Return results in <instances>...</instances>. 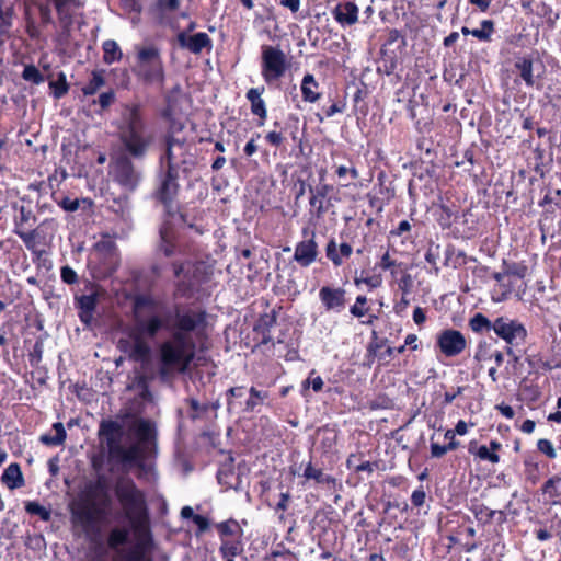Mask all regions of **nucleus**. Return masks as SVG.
<instances>
[{
    "label": "nucleus",
    "instance_id": "obj_41",
    "mask_svg": "<svg viewBox=\"0 0 561 561\" xmlns=\"http://www.w3.org/2000/svg\"><path fill=\"white\" fill-rule=\"evenodd\" d=\"M503 266L505 267V274L513 275L518 278H524L528 273V267L524 263H507L504 261Z\"/></svg>",
    "mask_w": 561,
    "mask_h": 561
},
{
    "label": "nucleus",
    "instance_id": "obj_37",
    "mask_svg": "<svg viewBox=\"0 0 561 561\" xmlns=\"http://www.w3.org/2000/svg\"><path fill=\"white\" fill-rule=\"evenodd\" d=\"M188 407H190V417L192 420L203 419L206 416L210 404L209 403H199L196 399H188L187 400Z\"/></svg>",
    "mask_w": 561,
    "mask_h": 561
},
{
    "label": "nucleus",
    "instance_id": "obj_29",
    "mask_svg": "<svg viewBox=\"0 0 561 561\" xmlns=\"http://www.w3.org/2000/svg\"><path fill=\"white\" fill-rule=\"evenodd\" d=\"M318 85L313 75L307 73L304 76L300 87L304 101L314 103L320 99V93L316 91Z\"/></svg>",
    "mask_w": 561,
    "mask_h": 561
},
{
    "label": "nucleus",
    "instance_id": "obj_14",
    "mask_svg": "<svg viewBox=\"0 0 561 561\" xmlns=\"http://www.w3.org/2000/svg\"><path fill=\"white\" fill-rule=\"evenodd\" d=\"M345 294L342 287L323 286L319 290V299L327 311L341 312L346 304Z\"/></svg>",
    "mask_w": 561,
    "mask_h": 561
},
{
    "label": "nucleus",
    "instance_id": "obj_9",
    "mask_svg": "<svg viewBox=\"0 0 561 561\" xmlns=\"http://www.w3.org/2000/svg\"><path fill=\"white\" fill-rule=\"evenodd\" d=\"M493 332L508 345V355H514L512 346L524 343L527 337V330L522 322L504 316L494 320Z\"/></svg>",
    "mask_w": 561,
    "mask_h": 561
},
{
    "label": "nucleus",
    "instance_id": "obj_53",
    "mask_svg": "<svg viewBox=\"0 0 561 561\" xmlns=\"http://www.w3.org/2000/svg\"><path fill=\"white\" fill-rule=\"evenodd\" d=\"M426 494L421 486L420 489L413 491L411 495V502L415 507H420L425 503Z\"/></svg>",
    "mask_w": 561,
    "mask_h": 561
},
{
    "label": "nucleus",
    "instance_id": "obj_31",
    "mask_svg": "<svg viewBox=\"0 0 561 561\" xmlns=\"http://www.w3.org/2000/svg\"><path fill=\"white\" fill-rule=\"evenodd\" d=\"M119 425L114 421L102 422L100 425V434L105 437L108 450L111 447L118 445Z\"/></svg>",
    "mask_w": 561,
    "mask_h": 561
},
{
    "label": "nucleus",
    "instance_id": "obj_58",
    "mask_svg": "<svg viewBox=\"0 0 561 561\" xmlns=\"http://www.w3.org/2000/svg\"><path fill=\"white\" fill-rule=\"evenodd\" d=\"M376 468H377V463H373L370 461H362L357 466H354V470L356 472H364L365 471V472H368V473H373Z\"/></svg>",
    "mask_w": 561,
    "mask_h": 561
},
{
    "label": "nucleus",
    "instance_id": "obj_12",
    "mask_svg": "<svg viewBox=\"0 0 561 561\" xmlns=\"http://www.w3.org/2000/svg\"><path fill=\"white\" fill-rule=\"evenodd\" d=\"M14 232L23 240L31 251L32 261L35 262V216L31 210L21 207L20 216L15 219Z\"/></svg>",
    "mask_w": 561,
    "mask_h": 561
},
{
    "label": "nucleus",
    "instance_id": "obj_3",
    "mask_svg": "<svg viewBox=\"0 0 561 561\" xmlns=\"http://www.w3.org/2000/svg\"><path fill=\"white\" fill-rule=\"evenodd\" d=\"M114 491L135 534H148L149 517L144 493L131 479L124 478L117 480Z\"/></svg>",
    "mask_w": 561,
    "mask_h": 561
},
{
    "label": "nucleus",
    "instance_id": "obj_1",
    "mask_svg": "<svg viewBox=\"0 0 561 561\" xmlns=\"http://www.w3.org/2000/svg\"><path fill=\"white\" fill-rule=\"evenodd\" d=\"M135 320L128 337L118 341L122 352L135 362L146 363L151 355L149 340L161 329L171 337L159 347V375L163 380L174 374L184 373L194 353V335L199 336L206 327V312L201 309L175 306L173 311L162 313V304L149 295L138 296L134 306Z\"/></svg>",
    "mask_w": 561,
    "mask_h": 561
},
{
    "label": "nucleus",
    "instance_id": "obj_10",
    "mask_svg": "<svg viewBox=\"0 0 561 561\" xmlns=\"http://www.w3.org/2000/svg\"><path fill=\"white\" fill-rule=\"evenodd\" d=\"M245 394L244 387H232L227 391V409L230 413L233 412H245L251 413L254 412L255 409L263 404L264 400L267 399L266 391H259L256 388L251 387L249 390V397L242 407L241 402L238 399L243 398Z\"/></svg>",
    "mask_w": 561,
    "mask_h": 561
},
{
    "label": "nucleus",
    "instance_id": "obj_60",
    "mask_svg": "<svg viewBox=\"0 0 561 561\" xmlns=\"http://www.w3.org/2000/svg\"><path fill=\"white\" fill-rule=\"evenodd\" d=\"M35 137V134L28 135L27 133H24L23 130H20L18 134V142L23 146L31 147L33 144L32 138Z\"/></svg>",
    "mask_w": 561,
    "mask_h": 561
},
{
    "label": "nucleus",
    "instance_id": "obj_16",
    "mask_svg": "<svg viewBox=\"0 0 561 561\" xmlns=\"http://www.w3.org/2000/svg\"><path fill=\"white\" fill-rule=\"evenodd\" d=\"M314 231L310 232V238L298 242L295 247L294 260L302 267L311 265L318 256V244L314 240Z\"/></svg>",
    "mask_w": 561,
    "mask_h": 561
},
{
    "label": "nucleus",
    "instance_id": "obj_26",
    "mask_svg": "<svg viewBox=\"0 0 561 561\" xmlns=\"http://www.w3.org/2000/svg\"><path fill=\"white\" fill-rule=\"evenodd\" d=\"M304 477L307 480H314L318 484L327 485L329 489L335 490L336 486H341L337 480L324 473L321 469L312 466L311 462H308L304 470Z\"/></svg>",
    "mask_w": 561,
    "mask_h": 561
},
{
    "label": "nucleus",
    "instance_id": "obj_4",
    "mask_svg": "<svg viewBox=\"0 0 561 561\" xmlns=\"http://www.w3.org/2000/svg\"><path fill=\"white\" fill-rule=\"evenodd\" d=\"M129 533L124 528H114L110 531L107 545L114 551L112 561H152L149 553L150 531L137 536V542L128 548H121L128 540Z\"/></svg>",
    "mask_w": 561,
    "mask_h": 561
},
{
    "label": "nucleus",
    "instance_id": "obj_63",
    "mask_svg": "<svg viewBox=\"0 0 561 561\" xmlns=\"http://www.w3.org/2000/svg\"><path fill=\"white\" fill-rule=\"evenodd\" d=\"M411 230V225L408 220H402L394 230L390 231L392 236H401Z\"/></svg>",
    "mask_w": 561,
    "mask_h": 561
},
{
    "label": "nucleus",
    "instance_id": "obj_56",
    "mask_svg": "<svg viewBox=\"0 0 561 561\" xmlns=\"http://www.w3.org/2000/svg\"><path fill=\"white\" fill-rule=\"evenodd\" d=\"M79 205H80V202L78 198H75V199H71L69 197H65L61 202H60V206L62 207V209H65L66 211H76L78 208H79Z\"/></svg>",
    "mask_w": 561,
    "mask_h": 561
},
{
    "label": "nucleus",
    "instance_id": "obj_52",
    "mask_svg": "<svg viewBox=\"0 0 561 561\" xmlns=\"http://www.w3.org/2000/svg\"><path fill=\"white\" fill-rule=\"evenodd\" d=\"M561 479L559 477H552L549 480H547L542 486L543 493L550 494V496H558V493L554 490V486L557 483H559Z\"/></svg>",
    "mask_w": 561,
    "mask_h": 561
},
{
    "label": "nucleus",
    "instance_id": "obj_18",
    "mask_svg": "<svg viewBox=\"0 0 561 561\" xmlns=\"http://www.w3.org/2000/svg\"><path fill=\"white\" fill-rule=\"evenodd\" d=\"M184 151L185 144L183 141L169 137L165 153L161 157V164H167V170L178 171V163Z\"/></svg>",
    "mask_w": 561,
    "mask_h": 561
},
{
    "label": "nucleus",
    "instance_id": "obj_25",
    "mask_svg": "<svg viewBox=\"0 0 561 561\" xmlns=\"http://www.w3.org/2000/svg\"><path fill=\"white\" fill-rule=\"evenodd\" d=\"M77 305L80 309V319L84 323H89L93 317V312L99 301V294L92 291L89 295H82L76 298Z\"/></svg>",
    "mask_w": 561,
    "mask_h": 561
},
{
    "label": "nucleus",
    "instance_id": "obj_48",
    "mask_svg": "<svg viewBox=\"0 0 561 561\" xmlns=\"http://www.w3.org/2000/svg\"><path fill=\"white\" fill-rule=\"evenodd\" d=\"M314 374V370L310 373V376ZM323 380L320 376H316L313 378L309 377L302 382L304 390H307L309 387L313 389L314 392H320L323 388Z\"/></svg>",
    "mask_w": 561,
    "mask_h": 561
},
{
    "label": "nucleus",
    "instance_id": "obj_54",
    "mask_svg": "<svg viewBox=\"0 0 561 561\" xmlns=\"http://www.w3.org/2000/svg\"><path fill=\"white\" fill-rule=\"evenodd\" d=\"M61 278L67 284H73L77 282V273L69 266L61 268Z\"/></svg>",
    "mask_w": 561,
    "mask_h": 561
},
{
    "label": "nucleus",
    "instance_id": "obj_40",
    "mask_svg": "<svg viewBox=\"0 0 561 561\" xmlns=\"http://www.w3.org/2000/svg\"><path fill=\"white\" fill-rule=\"evenodd\" d=\"M49 88L51 90V93L54 94V96L56 99H59L61 98L62 95H65L68 91V84H67V81H66V76L60 72L58 75V78L57 80H53L49 82Z\"/></svg>",
    "mask_w": 561,
    "mask_h": 561
},
{
    "label": "nucleus",
    "instance_id": "obj_57",
    "mask_svg": "<svg viewBox=\"0 0 561 561\" xmlns=\"http://www.w3.org/2000/svg\"><path fill=\"white\" fill-rule=\"evenodd\" d=\"M107 248H108V260H110V263H108V266L106 267V270L114 271L116 268V265H117V253H116V250H115V248H114V245L112 243H108Z\"/></svg>",
    "mask_w": 561,
    "mask_h": 561
},
{
    "label": "nucleus",
    "instance_id": "obj_22",
    "mask_svg": "<svg viewBox=\"0 0 561 561\" xmlns=\"http://www.w3.org/2000/svg\"><path fill=\"white\" fill-rule=\"evenodd\" d=\"M265 88H251L248 90L245 96L251 103V112L260 118L259 125L262 126L267 117V110L265 101L262 99Z\"/></svg>",
    "mask_w": 561,
    "mask_h": 561
},
{
    "label": "nucleus",
    "instance_id": "obj_43",
    "mask_svg": "<svg viewBox=\"0 0 561 561\" xmlns=\"http://www.w3.org/2000/svg\"><path fill=\"white\" fill-rule=\"evenodd\" d=\"M459 444L460 443H448L447 445H439L437 443L431 442V456L434 458H440L446 453L457 449Z\"/></svg>",
    "mask_w": 561,
    "mask_h": 561
},
{
    "label": "nucleus",
    "instance_id": "obj_27",
    "mask_svg": "<svg viewBox=\"0 0 561 561\" xmlns=\"http://www.w3.org/2000/svg\"><path fill=\"white\" fill-rule=\"evenodd\" d=\"M1 482L11 490L23 486L24 479L20 466L15 462L10 463L1 476Z\"/></svg>",
    "mask_w": 561,
    "mask_h": 561
},
{
    "label": "nucleus",
    "instance_id": "obj_5",
    "mask_svg": "<svg viewBox=\"0 0 561 561\" xmlns=\"http://www.w3.org/2000/svg\"><path fill=\"white\" fill-rule=\"evenodd\" d=\"M134 75L145 85L163 87L165 72L160 49L153 45L145 46L137 51Z\"/></svg>",
    "mask_w": 561,
    "mask_h": 561
},
{
    "label": "nucleus",
    "instance_id": "obj_11",
    "mask_svg": "<svg viewBox=\"0 0 561 561\" xmlns=\"http://www.w3.org/2000/svg\"><path fill=\"white\" fill-rule=\"evenodd\" d=\"M111 174L114 181L127 191H134L140 181V172L127 156H121L112 163Z\"/></svg>",
    "mask_w": 561,
    "mask_h": 561
},
{
    "label": "nucleus",
    "instance_id": "obj_61",
    "mask_svg": "<svg viewBox=\"0 0 561 561\" xmlns=\"http://www.w3.org/2000/svg\"><path fill=\"white\" fill-rule=\"evenodd\" d=\"M396 265V261L391 260L389 252H386L379 262V267L387 271Z\"/></svg>",
    "mask_w": 561,
    "mask_h": 561
},
{
    "label": "nucleus",
    "instance_id": "obj_28",
    "mask_svg": "<svg viewBox=\"0 0 561 561\" xmlns=\"http://www.w3.org/2000/svg\"><path fill=\"white\" fill-rule=\"evenodd\" d=\"M524 474L527 482L535 485L541 478V471L536 455L528 454L524 457Z\"/></svg>",
    "mask_w": 561,
    "mask_h": 561
},
{
    "label": "nucleus",
    "instance_id": "obj_36",
    "mask_svg": "<svg viewBox=\"0 0 561 561\" xmlns=\"http://www.w3.org/2000/svg\"><path fill=\"white\" fill-rule=\"evenodd\" d=\"M160 236H161L160 250L164 253L165 256L173 255L174 254L173 232L168 227H163L160 230Z\"/></svg>",
    "mask_w": 561,
    "mask_h": 561
},
{
    "label": "nucleus",
    "instance_id": "obj_46",
    "mask_svg": "<svg viewBox=\"0 0 561 561\" xmlns=\"http://www.w3.org/2000/svg\"><path fill=\"white\" fill-rule=\"evenodd\" d=\"M366 302L367 298L365 296H357L355 304L350 309V312L357 318L364 317L368 311L367 308H364Z\"/></svg>",
    "mask_w": 561,
    "mask_h": 561
},
{
    "label": "nucleus",
    "instance_id": "obj_23",
    "mask_svg": "<svg viewBox=\"0 0 561 561\" xmlns=\"http://www.w3.org/2000/svg\"><path fill=\"white\" fill-rule=\"evenodd\" d=\"M176 178L178 171L167 170V174L161 182L158 196L167 207H170V203L178 193Z\"/></svg>",
    "mask_w": 561,
    "mask_h": 561
},
{
    "label": "nucleus",
    "instance_id": "obj_64",
    "mask_svg": "<svg viewBox=\"0 0 561 561\" xmlns=\"http://www.w3.org/2000/svg\"><path fill=\"white\" fill-rule=\"evenodd\" d=\"M280 5L288 8L293 13H296L300 9V0H280Z\"/></svg>",
    "mask_w": 561,
    "mask_h": 561
},
{
    "label": "nucleus",
    "instance_id": "obj_30",
    "mask_svg": "<svg viewBox=\"0 0 561 561\" xmlns=\"http://www.w3.org/2000/svg\"><path fill=\"white\" fill-rule=\"evenodd\" d=\"M515 69L527 87H534L533 60L528 57H519L515 60Z\"/></svg>",
    "mask_w": 561,
    "mask_h": 561
},
{
    "label": "nucleus",
    "instance_id": "obj_6",
    "mask_svg": "<svg viewBox=\"0 0 561 561\" xmlns=\"http://www.w3.org/2000/svg\"><path fill=\"white\" fill-rule=\"evenodd\" d=\"M220 539L219 552L225 561H234V558L243 552V528L241 524L229 518L216 524Z\"/></svg>",
    "mask_w": 561,
    "mask_h": 561
},
{
    "label": "nucleus",
    "instance_id": "obj_7",
    "mask_svg": "<svg viewBox=\"0 0 561 561\" xmlns=\"http://www.w3.org/2000/svg\"><path fill=\"white\" fill-rule=\"evenodd\" d=\"M174 276L176 278L175 295L180 297H191L194 290L206 280V266L204 263L173 264Z\"/></svg>",
    "mask_w": 561,
    "mask_h": 561
},
{
    "label": "nucleus",
    "instance_id": "obj_8",
    "mask_svg": "<svg viewBox=\"0 0 561 561\" xmlns=\"http://www.w3.org/2000/svg\"><path fill=\"white\" fill-rule=\"evenodd\" d=\"M289 64L279 46L263 45L261 48V73L266 83H273L285 76Z\"/></svg>",
    "mask_w": 561,
    "mask_h": 561
},
{
    "label": "nucleus",
    "instance_id": "obj_35",
    "mask_svg": "<svg viewBox=\"0 0 561 561\" xmlns=\"http://www.w3.org/2000/svg\"><path fill=\"white\" fill-rule=\"evenodd\" d=\"M104 84L105 80L103 76V70H94L89 82L82 88V92L84 95H93Z\"/></svg>",
    "mask_w": 561,
    "mask_h": 561
},
{
    "label": "nucleus",
    "instance_id": "obj_42",
    "mask_svg": "<svg viewBox=\"0 0 561 561\" xmlns=\"http://www.w3.org/2000/svg\"><path fill=\"white\" fill-rule=\"evenodd\" d=\"M64 0H56V8L61 18L62 23L67 26L72 23V18L69 11L72 10V4L76 2H62Z\"/></svg>",
    "mask_w": 561,
    "mask_h": 561
},
{
    "label": "nucleus",
    "instance_id": "obj_15",
    "mask_svg": "<svg viewBox=\"0 0 561 561\" xmlns=\"http://www.w3.org/2000/svg\"><path fill=\"white\" fill-rule=\"evenodd\" d=\"M181 48L187 49L190 53L198 55L203 49H211L213 42L207 33L199 32L188 35L186 32H180L176 36Z\"/></svg>",
    "mask_w": 561,
    "mask_h": 561
},
{
    "label": "nucleus",
    "instance_id": "obj_19",
    "mask_svg": "<svg viewBox=\"0 0 561 561\" xmlns=\"http://www.w3.org/2000/svg\"><path fill=\"white\" fill-rule=\"evenodd\" d=\"M501 448L502 444L497 440H491L490 447L485 445L479 446L477 442L472 440L469 443L468 451L482 461H488L495 465L500 462V456L497 451Z\"/></svg>",
    "mask_w": 561,
    "mask_h": 561
},
{
    "label": "nucleus",
    "instance_id": "obj_55",
    "mask_svg": "<svg viewBox=\"0 0 561 561\" xmlns=\"http://www.w3.org/2000/svg\"><path fill=\"white\" fill-rule=\"evenodd\" d=\"M115 99V94L113 91L103 92L99 96V104L102 108L108 107Z\"/></svg>",
    "mask_w": 561,
    "mask_h": 561
},
{
    "label": "nucleus",
    "instance_id": "obj_17",
    "mask_svg": "<svg viewBox=\"0 0 561 561\" xmlns=\"http://www.w3.org/2000/svg\"><path fill=\"white\" fill-rule=\"evenodd\" d=\"M111 456L118 459L124 465H137L139 466L144 459V449L139 444H134L129 447H123L115 445L111 447Z\"/></svg>",
    "mask_w": 561,
    "mask_h": 561
},
{
    "label": "nucleus",
    "instance_id": "obj_62",
    "mask_svg": "<svg viewBox=\"0 0 561 561\" xmlns=\"http://www.w3.org/2000/svg\"><path fill=\"white\" fill-rule=\"evenodd\" d=\"M22 77L26 81L35 82V65H33V64L26 65L22 72Z\"/></svg>",
    "mask_w": 561,
    "mask_h": 561
},
{
    "label": "nucleus",
    "instance_id": "obj_50",
    "mask_svg": "<svg viewBox=\"0 0 561 561\" xmlns=\"http://www.w3.org/2000/svg\"><path fill=\"white\" fill-rule=\"evenodd\" d=\"M9 2H4L3 0H0V20H2V26L10 24V18L12 14L11 7L7 5Z\"/></svg>",
    "mask_w": 561,
    "mask_h": 561
},
{
    "label": "nucleus",
    "instance_id": "obj_20",
    "mask_svg": "<svg viewBox=\"0 0 561 561\" xmlns=\"http://www.w3.org/2000/svg\"><path fill=\"white\" fill-rule=\"evenodd\" d=\"M333 190V186L325 183H320L317 186H309L310 199L309 204L314 210L316 216L320 218L328 210L324 204L327 196Z\"/></svg>",
    "mask_w": 561,
    "mask_h": 561
},
{
    "label": "nucleus",
    "instance_id": "obj_33",
    "mask_svg": "<svg viewBox=\"0 0 561 561\" xmlns=\"http://www.w3.org/2000/svg\"><path fill=\"white\" fill-rule=\"evenodd\" d=\"M103 48V60L105 64L111 65L115 61H119L123 57V53L118 44L113 39H107L102 45Z\"/></svg>",
    "mask_w": 561,
    "mask_h": 561
},
{
    "label": "nucleus",
    "instance_id": "obj_39",
    "mask_svg": "<svg viewBox=\"0 0 561 561\" xmlns=\"http://www.w3.org/2000/svg\"><path fill=\"white\" fill-rule=\"evenodd\" d=\"M136 435L140 443H147L152 438L153 428L149 421L141 420L137 423L135 428Z\"/></svg>",
    "mask_w": 561,
    "mask_h": 561
},
{
    "label": "nucleus",
    "instance_id": "obj_49",
    "mask_svg": "<svg viewBox=\"0 0 561 561\" xmlns=\"http://www.w3.org/2000/svg\"><path fill=\"white\" fill-rule=\"evenodd\" d=\"M360 283H364L371 289L378 288L382 284V277H381V275L375 274V275H370L367 277L355 278L356 285H359Z\"/></svg>",
    "mask_w": 561,
    "mask_h": 561
},
{
    "label": "nucleus",
    "instance_id": "obj_47",
    "mask_svg": "<svg viewBox=\"0 0 561 561\" xmlns=\"http://www.w3.org/2000/svg\"><path fill=\"white\" fill-rule=\"evenodd\" d=\"M537 448L540 453L545 454L550 459H554L557 457L556 449L549 439H539L537 443Z\"/></svg>",
    "mask_w": 561,
    "mask_h": 561
},
{
    "label": "nucleus",
    "instance_id": "obj_24",
    "mask_svg": "<svg viewBox=\"0 0 561 561\" xmlns=\"http://www.w3.org/2000/svg\"><path fill=\"white\" fill-rule=\"evenodd\" d=\"M352 252L353 249L348 243H341L337 247L334 239H331L325 247V255L335 266H341L343 260L348 259Z\"/></svg>",
    "mask_w": 561,
    "mask_h": 561
},
{
    "label": "nucleus",
    "instance_id": "obj_32",
    "mask_svg": "<svg viewBox=\"0 0 561 561\" xmlns=\"http://www.w3.org/2000/svg\"><path fill=\"white\" fill-rule=\"evenodd\" d=\"M66 439V430L62 423H55L50 433L41 436V442L48 446H58Z\"/></svg>",
    "mask_w": 561,
    "mask_h": 561
},
{
    "label": "nucleus",
    "instance_id": "obj_34",
    "mask_svg": "<svg viewBox=\"0 0 561 561\" xmlns=\"http://www.w3.org/2000/svg\"><path fill=\"white\" fill-rule=\"evenodd\" d=\"M494 320L490 321L484 314L476 313L469 320L470 329L476 333H483L485 331H493Z\"/></svg>",
    "mask_w": 561,
    "mask_h": 561
},
{
    "label": "nucleus",
    "instance_id": "obj_44",
    "mask_svg": "<svg viewBox=\"0 0 561 561\" xmlns=\"http://www.w3.org/2000/svg\"><path fill=\"white\" fill-rule=\"evenodd\" d=\"M472 513L474 514L476 518L479 520L490 522L494 518L496 511L490 510L483 504L474 505L471 508Z\"/></svg>",
    "mask_w": 561,
    "mask_h": 561
},
{
    "label": "nucleus",
    "instance_id": "obj_59",
    "mask_svg": "<svg viewBox=\"0 0 561 561\" xmlns=\"http://www.w3.org/2000/svg\"><path fill=\"white\" fill-rule=\"evenodd\" d=\"M265 138L271 145L276 147H278L284 140L283 135L275 130L267 133Z\"/></svg>",
    "mask_w": 561,
    "mask_h": 561
},
{
    "label": "nucleus",
    "instance_id": "obj_13",
    "mask_svg": "<svg viewBox=\"0 0 561 561\" xmlns=\"http://www.w3.org/2000/svg\"><path fill=\"white\" fill-rule=\"evenodd\" d=\"M437 345L445 356L454 357L465 351L467 341L460 331L447 329L437 335Z\"/></svg>",
    "mask_w": 561,
    "mask_h": 561
},
{
    "label": "nucleus",
    "instance_id": "obj_45",
    "mask_svg": "<svg viewBox=\"0 0 561 561\" xmlns=\"http://www.w3.org/2000/svg\"><path fill=\"white\" fill-rule=\"evenodd\" d=\"M75 515L83 524H91L95 519L94 511L89 505H82L79 507L75 512Z\"/></svg>",
    "mask_w": 561,
    "mask_h": 561
},
{
    "label": "nucleus",
    "instance_id": "obj_21",
    "mask_svg": "<svg viewBox=\"0 0 561 561\" xmlns=\"http://www.w3.org/2000/svg\"><path fill=\"white\" fill-rule=\"evenodd\" d=\"M332 15L342 27L352 26L358 21V8L354 2H342L332 10Z\"/></svg>",
    "mask_w": 561,
    "mask_h": 561
},
{
    "label": "nucleus",
    "instance_id": "obj_51",
    "mask_svg": "<svg viewBox=\"0 0 561 561\" xmlns=\"http://www.w3.org/2000/svg\"><path fill=\"white\" fill-rule=\"evenodd\" d=\"M193 523L197 526V533L196 535H201L205 533L209 527V520L207 517L203 515H196L193 517Z\"/></svg>",
    "mask_w": 561,
    "mask_h": 561
},
{
    "label": "nucleus",
    "instance_id": "obj_2",
    "mask_svg": "<svg viewBox=\"0 0 561 561\" xmlns=\"http://www.w3.org/2000/svg\"><path fill=\"white\" fill-rule=\"evenodd\" d=\"M116 128L125 152L136 160L145 159L154 144L156 135L147 124L141 106L123 105Z\"/></svg>",
    "mask_w": 561,
    "mask_h": 561
},
{
    "label": "nucleus",
    "instance_id": "obj_38",
    "mask_svg": "<svg viewBox=\"0 0 561 561\" xmlns=\"http://www.w3.org/2000/svg\"><path fill=\"white\" fill-rule=\"evenodd\" d=\"M494 32V23L491 20H483L481 22V28H474L471 35L482 42L491 41V36Z\"/></svg>",
    "mask_w": 561,
    "mask_h": 561
}]
</instances>
